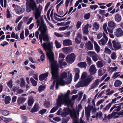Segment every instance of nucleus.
Instances as JSON below:
<instances>
[{"mask_svg":"<svg viewBox=\"0 0 123 123\" xmlns=\"http://www.w3.org/2000/svg\"><path fill=\"white\" fill-rule=\"evenodd\" d=\"M41 45L46 52L47 56L51 63L52 78L56 80V89H57L59 85L61 86L65 85V81L62 79H64L67 77V74L65 72L62 73L61 78L58 79V66L57 64V62L54 60V54L52 51L53 46V43L52 42L44 43Z\"/></svg>","mask_w":123,"mask_h":123,"instance_id":"1","label":"nucleus"},{"mask_svg":"<svg viewBox=\"0 0 123 123\" xmlns=\"http://www.w3.org/2000/svg\"><path fill=\"white\" fill-rule=\"evenodd\" d=\"M30 2H27L26 4V10L27 12L31 11V10H35L34 12L35 18L39 20L38 18L41 17V10L37 8L36 3L33 0H30Z\"/></svg>","mask_w":123,"mask_h":123,"instance_id":"2","label":"nucleus"},{"mask_svg":"<svg viewBox=\"0 0 123 123\" xmlns=\"http://www.w3.org/2000/svg\"><path fill=\"white\" fill-rule=\"evenodd\" d=\"M87 76V74L86 72H84L82 74L81 76V80L76 85V87L85 86L89 85L94 78L92 76H90L86 78Z\"/></svg>","mask_w":123,"mask_h":123,"instance_id":"3","label":"nucleus"},{"mask_svg":"<svg viewBox=\"0 0 123 123\" xmlns=\"http://www.w3.org/2000/svg\"><path fill=\"white\" fill-rule=\"evenodd\" d=\"M70 93V91L68 90L66 94L59 97L57 99L58 105L59 106L62 104H63L64 103L68 105H72V100L70 99L68 97Z\"/></svg>","mask_w":123,"mask_h":123,"instance_id":"4","label":"nucleus"},{"mask_svg":"<svg viewBox=\"0 0 123 123\" xmlns=\"http://www.w3.org/2000/svg\"><path fill=\"white\" fill-rule=\"evenodd\" d=\"M64 111L67 113V115L70 113V117L73 119L74 123H78L77 115H78V113L77 111L74 110H71L68 108H65L64 109Z\"/></svg>","mask_w":123,"mask_h":123,"instance_id":"5","label":"nucleus"},{"mask_svg":"<svg viewBox=\"0 0 123 123\" xmlns=\"http://www.w3.org/2000/svg\"><path fill=\"white\" fill-rule=\"evenodd\" d=\"M37 27L39 28L38 29L39 31H47L48 29L47 26L44 24V22L43 19L41 18V22H40V20H37Z\"/></svg>","mask_w":123,"mask_h":123,"instance_id":"6","label":"nucleus"},{"mask_svg":"<svg viewBox=\"0 0 123 123\" xmlns=\"http://www.w3.org/2000/svg\"><path fill=\"white\" fill-rule=\"evenodd\" d=\"M41 34L39 35V38L41 42L42 43V39L44 41H47L49 39V37L46 31H41Z\"/></svg>","mask_w":123,"mask_h":123,"instance_id":"7","label":"nucleus"},{"mask_svg":"<svg viewBox=\"0 0 123 123\" xmlns=\"http://www.w3.org/2000/svg\"><path fill=\"white\" fill-rule=\"evenodd\" d=\"M75 57L74 54H71L67 56L66 58V61L68 63H72L74 62Z\"/></svg>","mask_w":123,"mask_h":123,"instance_id":"8","label":"nucleus"},{"mask_svg":"<svg viewBox=\"0 0 123 123\" xmlns=\"http://www.w3.org/2000/svg\"><path fill=\"white\" fill-rule=\"evenodd\" d=\"M113 47L114 49L113 50H117L120 49L121 48V45L120 43L115 40H113L112 42Z\"/></svg>","mask_w":123,"mask_h":123,"instance_id":"9","label":"nucleus"},{"mask_svg":"<svg viewBox=\"0 0 123 123\" xmlns=\"http://www.w3.org/2000/svg\"><path fill=\"white\" fill-rule=\"evenodd\" d=\"M92 107L89 106L85 108V113L86 119L88 121H89V118L90 117V111Z\"/></svg>","mask_w":123,"mask_h":123,"instance_id":"10","label":"nucleus"},{"mask_svg":"<svg viewBox=\"0 0 123 123\" xmlns=\"http://www.w3.org/2000/svg\"><path fill=\"white\" fill-rule=\"evenodd\" d=\"M88 54L89 56L92 57V60L96 62L98 60V56L95 52L89 51L88 52Z\"/></svg>","mask_w":123,"mask_h":123,"instance_id":"11","label":"nucleus"},{"mask_svg":"<svg viewBox=\"0 0 123 123\" xmlns=\"http://www.w3.org/2000/svg\"><path fill=\"white\" fill-rule=\"evenodd\" d=\"M103 37L104 38H102L99 40L98 42L99 44L100 45H105L107 43L108 40V38L106 36L104 33Z\"/></svg>","mask_w":123,"mask_h":123,"instance_id":"12","label":"nucleus"},{"mask_svg":"<svg viewBox=\"0 0 123 123\" xmlns=\"http://www.w3.org/2000/svg\"><path fill=\"white\" fill-rule=\"evenodd\" d=\"M14 10L16 13L19 14H21L23 13L25 11L24 8H21L18 5L16 6Z\"/></svg>","mask_w":123,"mask_h":123,"instance_id":"13","label":"nucleus"},{"mask_svg":"<svg viewBox=\"0 0 123 123\" xmlns=\"http://www.w3.org/2000/svg\"><path fill=\"white\" fill-rule=\"evenodd\" d=\"M121 108V105H115L112 106L110 109V111L111 112L113 110V112H117L119 111Z\"/></svg>","mask_w":123,"mask_h":123,"instance_id":"14","label":"nucleus"},{"mask_svg":"<svg viewBox=\"0 0 123 123\" xmlns=\"http://www.w3.org/2000/svg\"><path fill=\"white\" fill-rule=\"evenodd\" d=\"M100 82L99 79H97L95 80V81L91 85L89 90L93 89L97 87Z\"/></svg>","mask_w":123,"mask_h":123,"instance_id":"15","label":"nucleus"},{"mask_svg":"<svg viewBox=\"0 0 123 123\" xmlns=\"http://www.w3.org/2000/svg\"><path fill=\"white\" fill-rule=\"evenodd\" d=\"M48 75L49 73L48 72L41 74L39 77V80L41 81H43V80H47V77L48 76Z\"/></svg>","mask_w":123,"mask_h":123,"instance_id":"16","label":"nucleus"},{"mask_svg":"<svg viewBox=\"0 0 123 123\" xmlns=\"http://www.w3.org/2000/svg\"><path fill=\"white\" fill-rule=\"evenodd\" d=\"M97 71L96 68L94 65H92L90 67L89 72L90 74H94L96 73Z\"/></svg>","mask_w":123,"mask_h":123,"instance_id":"17","label":"nucleus"},{"mask_svg":"<svg viewBox=\"0 0 123 123\" xmlns=\"http://www.w3.org/2000/svg\"><path fill=\"white\" fill-rule=\"evenodd\" d=\"M63 44L65 46H69L72 44L71 41L69 39L64 40L63 42Z\"/></svg>","mask_w":123,"mask_h":123,"instance_id":"18","label":"nucleus"},{"mask_svg":"<svg viewBox=\"0 0 123 123\" xmlns=\"http://www.w3.org/2000/svg\"><path fill=\"white\" fill-rule=\"evenodd\" d=\"M85 45L86 48L89 50H92L93 48V44L90 41L86 43Z\"/></svg>","mask_w":123,"mask_h":123,"instance_id":"19","label":"nucleus"},{"mask_svg":"<svg viewBox=\"0 0 123 123\" xmlns=\"http://www.w3.org/2000/svg\"><path fill=\"white\" fill-rule=\"evenodd\" d=\"M81 35L80 33H78L75 39V42L77 44H79L81 41Z\"/></svg>","mask_w":123,"mask_h":123,"instance_id":"20","label":"nucleus"},{"mask_svg":"<svg viewBox=\"0 0 123 123\" xmlns=\"http://www.w3.org/2000/svg\"><path fill=\"white\" fill-rule=\"evenodd\" d=\"M34 102V99L33 97L32 96H30L29 98V100L28 102V105L31 107V106ZM30 107L29 108H30Z\"/></svg>","mask_w":123,"mask_h":123,"instance_id":"21","label":"nucleus"},{"mask_svg":"<svg viewBox=\"0 0 123 123\" xmlns=\"http://www.w3.org/2000/svg\"><path fill=\"white\" fill-rule=\"evenodd\" d=\"M94 48L95 51L97 53L99 52L100 50V48L97 42L95 41H94Z\"/></svg>","mask_w":123,"mask_h":123,"instance_id":"22","label":"nucleus"},{"mask_svg":"<svg viewBox=\"0 0 123 123\" xmlns=\"http://www.w3.org/2000/svg\"><path fill=\"white\" fill-rule=\"evenodd\" d=\"M108 24V26L110 28L114 29L116 26V24L112 21H109Z\"/></svg>","mask_w":123,"mask_h":123,"instance_id":"23","label":"nucleus"},{"mask_svg":"<svg viewBox=\"0 0 123 123\" xmlns=\"http://www.w3.org/2000/svg\"><path fill=\"white\" fill-rule=\"evenodd\" d=\"M115 19L117 22H120L121 19V16L119 14H116L115 16Z\"/></svg>","mask_w":123,"mask_h":123,"instance_id":"24","label":"nucleus"},{"mask_svg":"<svg viewBox=\"0 0 123 123\" xmlns=\"http://www.w3.org/2000/svg\"><path fill=\"white\" fill-rule=\"evenodd\" d=\"M39 109V106L37 105H35L31 110V111L32 113L38 111Z\"/></svg>","mask_w":123,"mask_h":123,"instance_id":"25","label":"nucleus"},{"mask_svg":"<svg viewBox=\"0 0 123 123\" xmlns=\"http://www.w3.org/2000/svg\"><path fill=\"white\" fill-rule=\"evenodd\" d=\"M26 100L25 98L23 97H19L17 99L18 103L19 104H21L24 102Z\"/></svg>","mask_w":123,"mask_h":123,"instance_id":"26","label":"nucleus"},{"mask_svg":"<svg viewBox=\"0 0 123 123\" xmlns=\"http://www.w3.org/2000/svg\"><path fill=\"white\" fill-rule=\"evenodd\" d=\"M122 84V82L119 80H116L114 84V86L116 87L120 86Z\"/></svg>","mask_w":123,"mask_h":123,"instance_id":"27","label":"nucleus"},{"mask_svg":"<svg viewBox=\"0 0 123 123\" xmlns=\"http://www.w3.org/2000/svg\"><path fill=\"white\" fill-rule=\"evenodd\" d=\"M78 65L80 68H86L87 65L86 62H84L78 63Z\"/></svg>","mask_w":123,"mask_h":123,"instance_id":"28","label":"nucleus"},{"mask_svg":"<svg viewBox=\"0 0 123 123\" xmlns=\"http://www.w3.org/2000/svg\"><path fill=\"white\" fill-rule=\"evenodd\" d=\"M65 56V55L63 53H60L59 55L58 61L61 62L62 61H63Z\"/></svg>","mask_w":123,"mask_h":123,"instance_id":"29","label":"nucleus"},{"mask_svg":"<svg viewBox=\"0 0 123 123\" xmlns=\"http://www.w3.org/2000/svg\"><path fill=\"white\" fill-rule=\"evenodd\" d=\"M105 71L106 70L105 69L103 68L100 69L98 71V75L101 76L104 74L105 73Z\"/></svg>","mask_w":123,"mask_h":123,"instance_id":"30","label":"nucleus"},{"mask_svg":"<svg viewBox=\"0 0 123 123\" xmlns=\"http://www.w3.org/2000/svg\"><path fill=\"white\" fill-rule=\"evenodd\" d=\"M2 120L6 123L11 121L12 120V119L10 117L7 118L4 117L3 116H2Z\"/></svg>","mask_w":123,"mask_h":123,"instance_id":"31","label":"nucleus"},{"mask_svg":"<svg viewBox=\"0 0 123 123\" xmlns=\"http://www.w3.org/2000/svg\"><path fill=\"white\" fill-rule=\"evenodd\" d=\"M70 77L69 78L66 80V82H65V84L66 83L68 84L71 83L72 79V74H70Z\"/></svg>","mask_w":123,"mask_h":123,"instance_id":"32","label":"nucleus"},{"mask_svg":"<svg viewBox=\"0 0 123 123\" xmlns=\"http://www.w3.org/2000/svg\"><path fill=\"white\" fill-rule=\"evenodd\" d=\"M73 0H66V2L65 4V6L66 7V9L68 8V4L69 3V5L71 6Z\"/></svg>","mask_w":123,"mask_h":123,"instance_id":"33","label":"nucleus"},{"mask_svg":"<svg viewBox=\"0 0 123 123\" xmlns=\"http://www.w3.org/2000/svg\"><path fill=\"white\" fill-rule=\"evenodd\" d=\"M93 29L97 30L99 29V24L96 22H94L93 25Z\"/></svg>","mask_w":123,"mask_h":123,"instance_id":"34","label":"nucleus"},{"mask_svg":"<svg viewBox=\"0 0 123 123\" xmlns=\"http://www.w3.org/2000/svg\"><path fill=\"white\" fill-rule=\"evenodd\" d=\"M114 34L117 37H120L123 35V31H116L114 33Z\"/></svg>","mask_w":123,"mask_h":123,"instance_id":"35","label":"nucleus"},{"mask_svg":"<svg viewBox=\"0 0 123 123\" xmlns=\"http://www.w3.org/2000/svg\"><path fill=\"white\" fill-rule=\"evenodd\" d=\"M11 98L9 96H6L5 97V103L6 104H9L11 101Z\"/></svg>","mask_w":123,"mask_h":123,"instance_id":"36","label":"nucleus"},{"mask_svg":"<svg viewBox=\"0 0 123 123\" xmlns=\"http://www.w3.org/2000/svg\"><path fill=\"white\" fill-rule=\"evenodd\" d=\"M57 106H56L55 107H54L50 111V112L51 113H53L55 112L58 109V107L60 106L61 105L59 106L58 105L57 100Z\"/></svg>","mask_w":123,"mask_h":123,"instance_id":"37","label":"nucleus"},{"mask_svg":"<svg viewBox=\"0 0 123 123\" xmlns=\"http://www.w3.org/2000/svg\"><path fill=\"white\" fill-rule=\"evenodd\" d=\"M113 117L117 118L120 116V115L122 114V113H119L117 112H113Z\"/></svg>","mask_w":123,"mask_h":123,"instance_id":"38","label":"nucleus"},{"mask_svg":"<svg viewBox=\"0 0 123 123\" xmlns=\"http://www.w3.org/2000/svg\"><path fill=\"white\" fill-rule=\"evenodd\" d=\"M1 112L2 114L4 116H7L8 115L9 113V111L6 110H2Z\"/></svg>","mask_w":123,"mask_h":123,"instance_id":"39","label":"nucleus"},{"mask_svg":"<svg viewBox=\"0 0 123 123\" xmlns=\"http://www.w3.org/2000/svg\"><path fill=\"white\" fill-rule=\"evenodd\" d=\"M30 80L32 85L34 86H36L37 84V82L34 80L32 78H31L30 79Z\"/></svg>","mask_w":123,"mask_h":123,"instance_id":"40","label":"nucleus"},{"mask_svg":"<svg viewBox=\"0 0 123 123\" xmlns=\"http://www.w3.org/2000/svg\"><path fill=\"white\" fill-rule=\"evenodd\" d=\"M96 64L98 68L102 67L104 65L103 63L100 61H98L96 63Z\"/></svg>","mask_w":123,"mask_h":123,"instance_id":"41","label":"nucleus"},{"mask_svg":"<svg viewBox=\"0 0 123 123\" xmlns=\"http://www.w3.org/2000/svg\"><path fill=\"white\" fill-rule=\"evenodd\" d=\"M111 103H109L108 105H106V107L105 108L103 109V111L105 112L108 110L111 106Z\"/></svg>","mask_w":123,"mask_h":123,"instance_id":"42","label":"nucleus"},{"mask_svg":"<svg viewBox=\"0 0 123 123\" xmlns=\"http://www.w3.org/2000/svg\"><path fill=\"white\" fill-rule=\"evenodd\" d=\"M62 49L66 54L70 52V49L69 47H65L63 48Z\"/></svg>","mask_w":123,"mask_h":123,"instance_id":"43","label":"nucleus"},{"mask_svg":"<svg viewBox=\"0 0 123 123\" xmlns=\"http://www.w3.org/2000/svg\"><path fill=\"white\" fill-rule=\"evenodd\" d=\"M120 73V72H117L114 73L113 74L112 78H114V79H115L118 77L120 75V74H119Z\"/></svg>","mask_w":123,"mask_h":123,"instance_id":"44","label":"nucleus"},{"mask_svg":"<svg viewBox=\"0 0 123 123\" xmlns=\"http://www.w3.org/2000/svg\"><path fill=\"white\" fill-rule=\"evenodd\" d=\"M121 98V96H119L117 97V98H115L112 99L111 101V104L113 103H116V101H118V100H119Z\"/></svg>","mask_w":123,"mask_h":123,"instance_id":"45","label":"nucleus"},{"mask_svg":"<svg viewBox=\"0 0 123 123\" xmlns=\"http://www.w3.org/2000/svg\"><path fill=\"white\" fill-rule=\"evenodd\" d=\"M12 80H9L7 83V85L10 88H11L13 86Z\"/></svg>","mask_w":123,"mask_h":123,"instance_id":"46","label":"nucleus"},{"mask_svg":"<svg viewBox=\"0 0 123 123\" xmlns=\"http://www.w3.org/2000/svg\"><path fill=\"white\" fill-rule=\"evenodd\" d=\"M45 87V85H42L40 86L38 88V91L39 92H41L43 90Z\"/></svg>","mask_w":123,"mask_h":123,"instance_id":"47","label":"nucleus"},{"mask_svg":"<svg viewBox=\"0 0 123 123\" xmlns=\"http://www.w3.org/2000/svg\"><path fill=\"white\" fill-rule=\"evenodd\" d=\"M118 68L117 67H110L109 68V70L110 72H112L114 71H116V70Z\"/></svg>","mask_w":123,"mask_h":123,"instance_id":"48","label":"nucleus"},{"mask_svg":"<svg viewBox=\"0 0 123 123\" xmlns=\"http://www.w3.org/2000/svg\"><path fill=\"white\" fill-rule=\"evenodd\" d=\"M55 44L56 47L57 48H59L61 47V44L57 40L55 41Z\"/></svg>","mask_w":123,"mask_h":123,"instance_id":"49","label":"nucleus"},{"mask_svg":"<svg viewBox=\"0 0 123 123\" xmlns=\"http://www.w3.org/2000/svg\"><path fill=\"white\" fill-rule=\"evenodd\" d=\"M23 121L22 123H28L27 118L25 116H23L22 117Z\"/></svg>","mask_w":123,"mask_h":123,"instance_id":"50","label":"nucleus"},{"mask_svg":"<svg viewBox=\"0 0 123 123\" xmlns=\"http://www.w3.org/2000/svg\"><path fill=\"white\" fill-rule=\"evenodd\" d=\"M21 82L20 84V85L21 87H23L24 86L25 84V81L23 78L21 79L20 80Z\"/></svg>","mask_w":123,"mask_h":123,"instance_id":"51","label":"nucleus"},{"mask_svg":"<svg viewBox=\"0 0 123 123\" xmlns=\"http://www.w3.org/2000/svg\"><path fill=\"white\" fill-rule=\"evenodd\" d=\"M44 106L46 108H48L50 106V103L49 102L45 101L44 104Z\"/></svg>","mask_w":123,"mask_h":123,"instance_id":"52","label":"nucleus"},{"mask_svg":"<svg viewBox=\"0 0 123 123\" xmlns=\"http://www.w3.org/2000/svg\"><path fill=\"white\" fill-rule=\"evenodd\" d=\"M86 60L88 64L89 65H91L92 64V61L91 58L87 56Z\"/></svg>","mask_w":123,"mask_h":123,"instance_id":"53","label":"nucleus"},{"mask_svg":"<svg viewBox=\"0 0 123 123\" xmlns=\"http://www.w3.org/2000/svg\"><path fill=\"white\" fill-rule=\"evenodd\" d=\"M102 113L101 112H99L98 113H97L96 115V118L97 119L98 117L101 118H102Z\"/></svg>","mask_w":123,"mask_h":123,"instance_id":"54","label":"nucleus"},{"mask_svg":"<svg viewBox=\"0 0 123 123\" xmlns=\"http://www.w3.org/2000/svg\"><path fill=\"white\" fill-rule=\"evenodd\" d=\"M104 52L106 53L110 54L111 53V51L110 49L107 48H105Z\"/></svg>","mask_w":123,"mask_h":123,"instance_id":"55","label":"nucleus"},{"mask_svg":"<svg viewBox=\"0 0 123 123\" xmlns=\"http://www.w3.org/2000/svg\"><path fill=\"white\" fill-rule=\"evenodd\" d=\"M23 24V22L22 21H21L19 22L18 24L17 28L18 30H20L21 29V28L22 26V25Z\"/></svg>","mask_w":123,"mask_h":123,"instance_id":"56","label":"nucleus"},{"mask_svg":"<svg viewBox=\"0 0 123 123\" xmlns=\"http://www.w3.org/2000/svg\"><path fill=\"white\" fill-rule=\"evenodd\" d=\"M116 53L115 52H113L111 55V58L113 59H115L116 58Z\"/></svg>","mask_w":123,"mask_h":123,"instance_id":"57","label":"nucleus"},{"mask_svg":"<svg viewBox=\"0 0 123 123\" xmlns=\"http://www.w3.org/2000/svg\"><path fill=\"white\" fill-rule=\"evenodd\" d=\"M79 78V74H75L74 76V81L75 82Z\"/></svg>","mask_w":123,"mask_h":123,"instance_id":"58","label":"nucleus"},{"mask_svg":"<svg viewBox=\"0 0 123 123\" xmlns=\"http://www.w3.org/2000/svg\"><path fill=\"white\" fill-rule=\"evenodd\" d=\"M104 117L103 118V120L104 122H107L108 120V116H107L106 114H104Z\"/></svg>","mask_w":123,"mask_h":123,"instance_id":"59","label":"nucleus"},{"mask_svg":"<svg viewBox=\"0 0 123 123\" xmlns=\"http://www.w3.org/2000/svg\"><path fill=\"white\" fill-rule=\"evenodd\" d=\"M105 101L104 99H101L98 101L96 104L97 106L99 105L100 104L103 103Z\"/></svg>","mask_w":123,"mask_h":123,"instance_id":"60","label":"nucleus"},{"mask_svg":"<svg viewBox=\"0 0 123 123\" xmlns=\"http://www.w3.org/2000/svg\"><path fill=\"white\" fill-rule=\"evenodd\" d=\"M107 44L108 46L109 47L110 49L112 48V45L111 43V40H109V41L108 42Z\"/></svg>","mask_w":123,"mask_h":123,"instance_id":"61","label":"nucleus"},{"mask_svg":"<svg viewBox=\"0 0 123 123\" xmlns=\"http://www.w3.org/2000/svg\"><path fill=\"white\" fill-rule=\"evenodd\" d=\"M63 61H62L60 62H59V64L60 66H61V68H62V66H65L67 64L65 62H63Z\"/></svg>","mask_w":123,"mask_h":123,"instance_id":"62","label":"nucleus"},{"mask_svg":"<svg viewBox=\"0 0 123 123\" xmlns=\"http://www.w3.org/2000/svg\"><path fill=\"white\" fill-rule=\"evenodd\" d=\"M89 25L88 24H87L84 26L83 28V31H88V27Z\"/></svg>","mask_w":123,"mask_h":123,"instance_id":"63","label":"nucleus"},{"mask_svg":"<svg viewBox=\"0 0 123 123\" xmlns=\"http://www.w3.org/2000/svg\"><path fill=\"white\" fill-rule=\"evenodd\" d=\"M69 118L68 117L67 119H63L61 123H67V122L69 120Z\"/></svg>","mask_w":123,"mask_h":123,"instance_id":"64","label":"nucleus"}]
</instances>
